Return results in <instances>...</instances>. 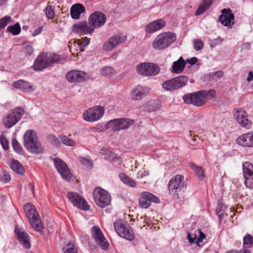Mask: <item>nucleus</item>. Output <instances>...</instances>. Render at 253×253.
I'll return each mask as SVG.
<instances>
[{
    "label": "nucleus",
    "mask_w": 253,
    "mask_h": 253,
    "mask_svg": "<svg viewBox=\"0 0 253 253\" xmlns=\"http://www.w3.org/2000/svg\"><path fill=\"white\" fill-rule=\"evenodd\" d=\"M216 91L214 89L209 90H202L192 93H187L183 95L184 102L187 104H192L197 107L205 105L207 101L208 97L210 98L215 97Z\"/></svg>",
    "instance_id": "1"
},
{
    "label": "nucleus",
    "mask_w": 253,
    "mask_h": 253,
    "mask_svg": "<svg viewBox=\"0 0 253 253\" xmlns=\"http://www.w3.org/2000/svg\"><path fill=\"white\" fill-rule=\"evenodd\" d=\"M24 210L31 226L41 235H43L44 227L35 207L28 203L24 206Z\"/></svg>",
    "instance_id": "2"
},
{
    "label": "nucleus",
    "mask_w": 253,
    "mask_h": 253,
    "mask_svg": "<svg viewBox=\"0 0 253 253\" xmlns=\"http://www.w3.org/2000/svg\"><path fill=\"white\" fill-rule=\"evenodd\" d=\"M24 144L27 150L31 153L38 154L43 151V148L38 141L37 133L33 130H28L25 133Z\"/></svg>",
    "instance_id": "3"
},
{
    "label": "nucleus",
    "mask_w": 253,
    "mask_h": 253,
    "mask_svg": "<svg viewBox=\"0 0 253 253\" xmlns=\"http://www.w3.org/2000/svg\"><path fill=\"white\" fill-rule=\"evenodd\" d=\"M60 59V57L58 54L42 53L35 60L33 67L36 71H41L51 64L58 62Z\"/></svg>",
    "instance_id": "4"
},
{
    "label": "nucleus",
    "mask_w": 253,
    "mask_h": 253,
    "mask_svg": "<svg viewBox=\"0 0 253 253\" xmlns=\"http://www.w3.org/2000/svg\"><path fill=\"white\" fill-rule=\"evenodd\" d=\"M175 35L170 32H164L158 35L154 40L152 46L157 50L165 49L176 40Z\"/></svg>",
    "instance_id": "5"
},
{
    "label": "nucleus",
    "mask_w": 253,
    "mask_h": 253,
    "mask_svg": "<svg viewBox=\"0 0 253 253\" xmlns=\"http://www.w3.org/2000/svg\"><path fill=\"white\" fill-rule=\"evenodd\" d=\"M114 226L116 233L120 237L128 240L133 239V231L126 221L120 219L117 220L114 223Z\"/></svg>",
    "instance_id": "6"
},
{
    "label": "nucleus",
    "mask_w": 253,
    "mask_h": 253,
    "mask_svg": "<svg viewBox=\"0 0 253 253\" xmlns=\"http://www.w3.org/2000/svg\"><path fill=\"white\" fill-rule=\"evenodd\" d=\"M93 196L95 204L100 208H105L111 204V199L109 194L100 187L94 189Z\"/></svg>",
    "instance_id": "7"
},
{
    "label": "nucleus",
    "mask_w": 253,
    "mask_h": 253,
    "mask_svg": "<svg viewBox=\"0 0 253 253\" xmlns=\"http://www.w3.org/2000/svg\"><path fill=\"white\" fill-rule=\"evenodd\" d=\"M24 113L21 107H17L12 110L3 119V124L5 127L9 128L15 125L21 119Z\"/></svg>",
    "instance_id": "8"
},
{
    "label": "nucleus",
    "mask_w": 253,
    "mask_h": 253,
    "mask_svg": "<svg viewBox=\"0 0 253 253\" xmlns=\"http://www.w3.org/2000/svg\"><path fill=\"white\" fill-rule=\"evenodd\" d=\"M160 69L156 64L144 62L139 64L136 67L137 72L143 76H155L160 72Z\"/></svg>",
    "instance_id": "9"
},
{
    "label": "nucleus",
    "mask_w": 253,
    "mask_h": 253,
    "mask_svg": "<svg viewBox=\"0 0 253 253\" xmlns=\"http://www.w3.org/2000/svg\"><path fill=\"white\" fill-rule=\"evenodd\" d=\"M188 81L186 76H179L171 80L165 81L162 86L166 90L172 91L178 89L184 86Z\"/></svg>",
    "instance_id": "10"
},
{
    "label": "nucleus",
    "mask_w": 253,
    "mask_h": 253,
    "mask_svg": "<svg viewBox=\"0 0 253 253\" xmlns=\"http://www.w3.org/2000/svg\"><path fill=\"white\" fill-rule=\"evenodd\" d=\"M184 180V177L182 175H176L172 177L169 183V192L176 194L178 196L179 194L183 191L186 188Z\"/></svg>",
    "instance_id": "11"
},
{
    "label": "nucleus",
    "mask_w": 253,
    "mask_h": 253,
    "mask_svg": "<svg viewBox=\"0 0 253 253\" xmlns=\"http://www.w3.org/2000/svg\"><path fill=\"white\" fill-rule=\"evenodd\" d=\"M104 114V109L100 106H94L85 111L83 113L84 119L88 122H94L100 120Z\"/></svg>",
    "instance_id": "12"
},
{
    "label": "nucleus",
    "mask_w": 253,
    "mask_h": 253,
    "mask_svg": "<svg viewBox=\"0 0 253 253\" xmlns=\"http://www.w3.org/2000/svg\"><path fill=\"white\" fill-rule=\"evenodd\" d=\"M132 124V121L127 118H121L109 121L106 124V126L113 131H117L128 128Z\"/></svg>",
    "instance_id": "13"
},
{
    "label": "nucleus",
    "mask_w": 253,
    "mask_h": 253,
    "mask_svg": "<svg viewBox=\"0 0 253 253\" xmlns=\"http://www.w3.org/2000/svg\"><path fill=\"white\" fill-rule=\"evenodd\" d=\"M67 196L74 206L83 211L89 210V206L86 201L79 193L73 191L68 192Z\"/></svg>",
    "instance_id": "14"
},
{
    "label": "nucleus",
    "mask_w": 253,
    "mask_h": 253,
    "mask_svg": "<svg viewBox=\"0 0 253 253\" xmlns=\"http://www.w3.org/2000/svg\"><path fill=\"white\" fill-rule=\"evenodd\" d=\"M91 233L96 244L103 250H107L109 247V244L100 227L97 226H93L91 230Z\"/></svg>",
    "instance_id": "15"
},
{
    "label": "nucleus",
    "mask_w": 253,
    "mask_h": 253,
    "mask_svg": "<svg viewBox=\"0 0 253 253\" xmlns=\"http://www.w3.org/2000/svg\"><path fill=\"white\" fill-rule=\"evenodd\" d=\"M160 203L159 199L154 194L147 191L141 192L139 199V206L141 208L147 209L151 205V203Z\"/></svg>",
    "instance_id": "16"
},
{
    "label": "nucleus",
    "mask_w": 253,
    "mask_h": 253,
    "mask_svg": "<svg viewBox=\"0 0 253 253\" xmlns=\"http://www.w3.org/2000/svg\"><path fill=\"white\" fill-rule=\"evenodd\" d=\"M106 15L99 11L92 13L88 18L89 24L90 27H93V31L95 28L102 26L106 22Z\"/></svg>",
    "instance_id": "17"
},
{
    "label": "nucleus",
    "mask_w": 253,
    "mask_h": 253,
    "mask_svg": "<svg viewBox=\"0 0 253 253\" xmlns=\"http://www.w3.org/2000/svg\"><path fill=\"white\" fill-rule=\"evenodd\" d=\"M234 15L229 8H224L221 10V14L219 16L218 21L224 26L232 28L234 24Z\"/></svg>",
    "instance_id": "18"
},
{
    "label": "nucleus",
    "mask_w": 253,
    "mask_h": 253,
    "mask_svg": "<svg viewBox=\"0 0 253 253\" xmlns=\"http://www.w3.org/2000/svg\"><path fill=\"white\" fill-rule=\"evenodd\" d=\"M53 161L57 170L62 178L66 181L69 180L71 177V174L66 164L62 160L57 158L54 159Z\"/></svg>",
    "instance_id": "19"
},
{
    "label": "nucleus",
    "mask_w": 253,
    "mask_h": 253,
    "mask_svg": "<svg viewBox=\"0 0 253 253\" xmlns=\"http://www.w3.org/2000/svg\"><path fill=\"white\" fill-rule=\"evenodd\" d=\"M66 78L70 83H81L85 81L87 78L86 73L80 70H72L68 72Z\"/></svg>",
    "instance_id": "20"
},
{
    "label": "nucleus",
    "mask_w": 253,
    "mask_h": 253,
    "mask_svg": "<svg viewBox=\"0 0 253 253\" xmlns=\"http://www.w3.org/2000/svg\"><path fill=\"white\" fill-rule=\"evenodd\" d=\"M234 117L238 123L242 126L250 129L252 126V122L248 118L246 111L240 109H236Z\"/></svg>",
    "instance_id": "21"
},
{
    "label": "nucleus",
    "mask_w": 253,
    "mask_h": 253,
    "mask_svg": "<svg viewBox=\"0 0 253 253\" xmlns=\"http://www.w3.org/2000/svg\"><path fill=\"white\" fill-rule=\"evenodd\" d=\"M72 32L79 35L90 34L93 32V27H90L86 21L79 22L74 24L72 28Z\"/></svg>",
    "instance_id": "22"
},
{
    "label": "nucleus",
    "mask_w": 253,
    "mask_h": 253,
    "mask_svg": "<svg viewBox=\"0 0 253 253\" xmlns=\"http://www.w3.org/2000/svg\"><path fill=\"white\" fill-rule=\"evenodd\" d=\"M126 37L124 36L115 35L109 38L103 46L104 50L110 51L115 47L118 44L125 42Z\"/></svg>",
    "instance_id": "23"
},
{
    "label": "nucleus",
    "mask_w": 253,
    "mask_h": 253,
    "mask_svg": "<svg viewBox=\"0 0 253 253\" xmlns=\"http://www.w3.org/2000/svg\"><path fill=\"white\" fill-rule=\"evenodd\" d=\"M18 239L20 243L26 249H29L31 247L30 242V237L27 233L21 229L17 227L15 229Z\"/></svg>",
    "instance_id": "24"
},
{
    "label": "nucleus",
    "mask_w": 253,
    "mask_h": 253,
    "mask_svg": "<svg viewBox=\"0 0 253 253\" xmlns=\"http://www.w3.org/2000/svg\"><path fill=\"white\" fill-rule=\"evenodd\" d=\"M149 91V88L146 86L137 85L134 88L131 94V98L134 100H139L145 96Z\"/></svg>",
    "instance_id": "25"
},
{
    "label": "nucleus",
    "mask_w": 253,
    "mask_h": 253,
    "mask_svg": "<svg viewBox=\"0 0 253 253\" xmlns=\"http://www.w3.org/2000/svg\"><path fill=\"white\" fill-rule=\"evenodd\" d=\"M166 25L165 21L163 19H158L147 24L145 30L147 33H152L163 28Z\"/></svg>",
    "instance_id": "26"
},
{
    "label": "nucleus",
    "mask_w": 253,
    "mask_h": 253,
    "mask_svg": "<svg viewBox=\"0 0 253 253\" xmlns=\"http://www.w3.org/2000/svg\"><path fill=\"white\" fill-rule=\"evenodd\" d=\"M237 143L244 147H253V132L243 134L236 139Z\"/></svg>",
    "instance_id": "27"
},
{
    "label": "nucleus",
    "mask_w": 253,
    "mask_h": 253,
    "mask_svg": "<svg viewBox=\"0 0 253 253\" xmlns=\"http://www.w3.org/2000/svg\"><path fill=\"white\" fill-rule=\"evenodd\" d=\"M85 7L80 3L73 5L70 9V14L73 19H78L82 13L85 12Z\"/></svg>",
    "instance_id": "28"
},
{
    "label": "nucleus",
    "mask_w": 253,
    "mask_h": 253,
    "mask_svg": "<svg viewBox=\"0 0 253 253\" xmlns=\"http://www.w3.org/2000/svg\"><path fill=\"white\" fill-rule=\"evenodd\" d=\"M12 85L15 88L20 89L23 92H29L33 90L32 85L29 82L23 80H19L13 82Z\"/></svg>",
    "instance_id": "29"
},
{
    "label": "nucleus",
    "mask_w": 253,
    "mask_h": 253,
    "mask_svg": "<svg viewBox=\"0 0 253 253\" xmlns=\"http://www.w3.org/2000/svg\"><path fill=\"white\" fill-rule=\"evenodd\" d=\"M186 66V62L182 57H179L178 60L173 63L172 72L174 73L179 74L181 73Z\"/></svg>",
    "instance_id": "30"
},
{
    "label": "nucleus",
    "mask_w": 253,
    "mask_h": 253,
    "mask_svg": "<svg viewBox=\"0 0 253 253\" xmlns=\"http://www.w3.org/2000/svg\"><path fill=\"white\" fill-rule=\"evenodd\" d=\"M213 0H203L195 13V16L200 15L207 11L212 4Z\"/></svg>",
    "instance_id": "31"
},
{
    "label": "nucleus",
    "mask_w": 253,
    "mask_h": 253,
    "mask_svg": "<svg viewBox=\"0 0 253 253\" xmlns=\"http://www.w3.org/2000/svg\"><path fill=\"white\" fill-rule=\"evenodd\" d=\"M243 170L244 178L253 175V165L250 162H246L243 165Z\"/></svg>",
    "instance_id": "32"
},
{
    "label": "nucleus",
    "mask_w": 253,
    "mask_h": 253,
    "mask_svg": "<svg viewBox=\"0 0 253 253\" xmlns=\"http://www.w3.org/2000/svg\"><path fill=\"white\" fill-rule=\"evenodd\" d=\"M121 180L126 184L131 187H135L137 186L136 183L130 177L125 173H122L119 174Z\"/></svg>",
    "instance_id": "33"
},
{
    "label": "nucleus",
    "mask_w": 253,
    "mask_h": 253,
    "mask_svg": "<svg viewBox=\"0 0 253 253\" xmlns=\"http://www.w3.org/2000/svg\"><path fill=\"white\" fill-rule=\"evenodd\" d=\"M190 167L191 169L194 171L197 176L201 180L203 179L205 177L204 170L202 167H198L193 163H190Z\"/></svg>",
    "instance_id": "34"
},
{
    "label": "nucleus",
    "mask_w": 253,
    "mask_h": 253,
    "mask_svg": "<svg viewBox=\"0 0 253 253\" xmlns=\"http://www.w3.org/2000/svg\"><path fill=\"white\" fill-rule=\"evenodd\" d=\"M63 250L64 253H78L75 245L71 241L63 247Z\"/></svg>",
    "instance_id": "35"
},
{
    "label": "nucleus",
    "mask_w": 253,
    "mask_h": 253,
    "mask_svg": "<svg viewBox=\"0 0 253 253\" xmlns=\"http://www.w3.org/2000/svg\"><path fill=\"white\" fill-rule=\"evenodd\" d=\"M243 247L244 249L251 248L253 247V237L247 234L243 238Z\"/></svg>",
    "instance_id": "36"
},
{
    "label": "nucleus",
    "mask_w": 253,
    "mask_h": 253,
    "mask_svg": "<svg viewBox=\"0 0 253 253\" xmlns=\"http://www.w3.org/2000/svg\"><path fill=\"white\" fill-rule=\"evenodd\" d=\"M11 168L17 173L23 174V168L20 163L17 160H14L12 161Z\"/></svg>",
    "instance_id": "37"
},
{
    "label": "nucleus",
    "mask_w": 253,
    "mask_h": 253,
    "mask_svg": "<svg viewBox=\"0 0 253 253\" xmlns=\"http://www.w3.org/2000/svg\"><path fill=\"white\" fill-rule=\"evenodd\" d=\"M101 75L103 76H112L115 74V70L110 66H105L100 70Z\"/></svg>",
    "instance_id": "38"
},
{
    "label": "nucleus",
    "mask_w": 253,
    "mask_h": 253,
    "mask_svg": "<svg viewBox=\"0 0 253 253\" xmlns=\"http://www.w3.org/2000/svg\"><path fill=\"white\" fill-rule=\"evenodd\" d=\"M6 31L11 33L13 35H17L21 31V27L19 24L17 23L14 25L8 26L6 29Z\"/></svg>",
    "instance_id": "39"
},
{
    "label": "nucleus",
    "mask_w": 253,
    "mask_h": 253,
    "mask_svg": "<svg viewBox=\"0 0 253 253\" xmlns=\"http://www.w3.org/2000/svg\"><path fill=\"white\" fill-rule=\"evenodd\" d=\"M90 39L84 37L82 39V41L80 40H78L77 42L80 48V51L83 52L84 51V48L90 42Z\"/></svg>",
    "instance_id": "40"
},
{
    "label": "nucleus",
    "mask_w": 253,
    "mask_h": 253,
    "mask_svg": "<svg viewBox=\"0 0 253 253\" xmlns=\"http://www.w3.org/2000/svg\"><path fill=\"white\" fill-rule=\"evenodd\" d=\"M147 109L149 111H155L160 107V103L158 101H153L148 102Z\"/></svg>",
    "instance_id": "41"
},
{
    "label": "nucleus",
    "mask_w": 253,
    "mask_h": 253,
    "mask_svg": "<svg viewBox=\"0 0 253 253\" xmlns=\"http://www.w3.org/2000/svg\"><path fill=\"white\" fill-rule=\"evenodd\" d=\"M59 138L63 144L69 146H74L76 143L73 140L68 138L66 136H61Z\"/></svg>",
    "instance_id": "42"
},
{
    "label": "nucleus",
    "mask_w": 253,
    "mask_h": 253,
    "mask_svg": "<svg viewBox=\"0 0 253 253\" xmlns=\"http://www.w3.org/2000/svg\"><path fill=\"white\" fill-rule=\"evenodd\" d=\"M48 141L54 146L60 147L61 143L60 140L54 135H49L47 137Z\"/></svg>",
    "instance_id": "43"
},
{
    "label": "nucleus",
    "mask_w": 253,
    "mask_h": 253,
    "mask_svg": "<svg viewBox=\"0 0 253 253\" xmlns=\"http://www.w3.org/2000/svg\"><path fill=\"white\" fill-rule=\"evenodd\" d=\"M12 145L13 148L16 152L19 154H22V149L16 138L12 139Z\"/></svg>",
    "instance_id": "44"
},
{
    "label": "nucleus",
    "mask_w": 253,
    "mask_h": 253,
    "mask_svg": "<svg viewBox=\"0 0 253 253\" xmlns=\"http://www.w3.org/2000/svg\"><path fill=\"white\" fill-rule=\"evenodd\" d=\"M226 209L225 206L222 203H218L216 209V212L219 217L221 218Z\"/></svg>",
    "instance_id": "45"
},
{
    "label": "nucleus",
    "mask_w": 253,
    "mask_h": 253,
    "mask_svg": "<svg viewBox=\"0 0 253 253\" xmlns=\"http://www.w3.org/2000/svg\"><path fill=\"white\" fill-rule=\"evenodd\" d=\"M45 14L46 17L49 19H53L55 16L54 9L52 8V6L48 5L45 9Z\"/></svg>",
    "instance_id": "46"
},
{
    "label": "nucleus",
    "mask_w": 253,
    "mask_h": 253,
    "mask_svg": "<svg viewBox=\"0 0 253 253\" xmlns=\"http://www.w3.org/2000/svg\"><path fill=\"white\" fill-rule=\"evenodd\" d=\"M11 20L10 16H5L0 19V31L4 28Z\"/></svg>",
    "instance_id": "47"
},
{
    "label": "nucleus",
    "mask_w": 253,
    "mask_h": 253,
    "mask_svg": "<svg viewBox=\"0 0 253 253\" xmlns=\"http://www.w3.org/2000/svg\"><path fill=\"white\" fill-rule=\"evenodd\" d=\"M244 183L247 188H253V175L245 177Z\"/></svg>",
    "instance_id": "48"
},
{
    "label": "nucleus",
    "mask_w": 253,
    "mask_h": 253,
    "mask_svg": "<svg viewBox=\"0 0 253 253\" xmlns=\"http://www.w3.org/2000/svg\"><path fill=\"white\" fill-rule=\"evenodd\" d=\"M0 142L1 144L2 148L5 150H7L9 149L8 140L6 137L3 135L0 136Z\"/></svg>",
    "instance_id": "49"
},
{
    "label": "nucleus",
    "mask_w": 253,
    "mask_h": 253,
    "mask_svg": "<svg viewBox=\"0 0 253 253\" xmlns=\"http://www.w3.org/2000/svg\"><path fill=\"white\" fill-rule=\"evenodd\" d=\"M204 43L201 40H196L194 41V46L196 50H200L202 49Z\"/></svg>",
    "instance_id": "50"
},
{
    "label": "nucleus",
    "mask_w": 253,
    "mask_h": 253,
    "mask_svg": "<svg viewBox=\"0 0 253 253\" xmlns=\"http://www.w3.org/2000/svg\"><path fill=\"white\" fill-rule=\"evenodd\" d=\"M211 76L212 78H213L214 76H216L218 78H221L223 76V72L219 70L211 73Z\"/></svg>",
    "instance_id": "51"
},
{
    "label": "nucleus",
    "mask_w": 253,
    "mask_h": 253,
    "mask_svg": "<svg viewBox=\"0 0 253 253\" xmlns=\"http://www.w3.org/2000/svg\"><path fill=\"white\" fill-rule=\"evenodd\" d=\"M25 50L26 52V53L29 55H31L33 54L34 52L33 48L31 45H27L25 46Z\"/></svg>",
    "instance_id": "52"
},
{
    "label": "nucleus",
    "mask_w": 253,
    "mask_h": 253,
    "mask_svg": "<svg viewBox=\"0 0 253 253\" xmlns=\"http://www.w3.org/2000/svg\"><path fill=\"white\" fill-rule=\"evenodd\" d=\"M251 251L249 250L245 249L243 252L237 250H230L226 252V253H251Z\"/></svg>",
    "instance_id": "53"
},
{
    "label": "nucleus",
    "mask_w": 253,
    "mask_h": 253,
    "mask_svg": "<svg viewBox=\"0 0 253 253\" xmlns=\"http://www.w3.org/2000/svg\"><path fill=\"white\" fill-rule=\"evenodd\" d=\"M10 176L9 174L6 173H4L3 174L2 176L1 177V179L2 181H4L5 182H7L10 181Z\"/></svg>",
    "instance_id": "54"
},
{
    "label": "nucleus",
    "mask_w": 253,
    "mask_h": 253,
    "mask_svg": "<svg viewBox=\"0 0 253 253\" xmlns=\"http://www.w3.org/2000/svg\"><path fill=\"white\" fill-rule=\"evenodd\" d=\"M149 174L148 171H139L137 175V178L143 177L144 176H148Z\"/></svg>",
    "instance_id": "55"
},
{
    "label": "nucleus",
    "mask_w": 253,
    "mask_h": 253,
    "mask_svg": "<svg viewBox=\"0 0 253 253\" xmlns=\"http://www.w3.org/2000/svg\"><path fill=\"white\" fill-rule=\"evenodd\" d=\"M198 230L200 234V237L198 239V241L199 242H202L203 239H204L206 238V235L201 231V229H199Z\"/></svg>",
    "instance_id": "56"
},
{
    "label": "nucleus",
    "mask_w": 253,
    "mask_h": 253,
    "mask_svg": "<svg viewBox=\"0 0 253 253\" xmlns=\"http://www.w3.org/2000/svg\"><path fill=\"white\" fill-rule=\"evenodd\" d=\"M197 61L198 59L196 57H192L189 59L187 60V62L192 65L195 64Z\"/></svg>",
    "instance_id": "57"
},
{
    "label": "nucleus",
    "mask_w": 253,
    "mask_h": 253,
    "mask_svg": "<svg viewBox=\"0 0 253 253\" xmlns=\"http://www.w3.org/2000/svg\"><path fill=\"white\" fill-rule=\"evenodd\" d=\"M42 27H40L37 29H35L33 33V36H35L40 34L42 31Z\"/></svg>",
    "instance_id": "58"
},
{
    "label": "nucleus",
    "mask_w": 253,
    "mask_h": 253,
    "mask_svg": "<svg viewBox=\"0 0 253 253\" xmlns=\"http://www.w3.org/2000/svg\"><path fill=\"white\" fill-rule=\"evenodd\" d=\"M187 238L190 243H193L194 242V238H192L190 233H188Z\"/></svg>",
    "instance_id": "59"
},
{
    "label": "nucleus",
    "mask_w": 253,
    "mask_h": 253,
    "mask_svg": "<svg viewBox=\"0 0 253 253\" xmlns=\"http://www.w3.org/2000/svg\"><path fill=\"white\" fill-rule=\"evenodd\" d=\"M253 80V72L252 71H250L249 73L248 77L247 80L248 82H250Z\"/></svg>",
    "instance_id": "60"
},
{
    "label": "nucleus",
    "mask_w": 253,
    "mask_h": 253,
    "mask_svg": "<svg viewBox=\"0 0 253 253\" xmlns=\"http://www.w3.org/2000/svg\"><path fill=\"white\" fill-rule=\"evenodd\" d=\"M102 151H105L107 154L109 155L110 156H113L114 155V154L112 152L108 151L107 149H102Z\"/></svg>",
    "instance_id": "61"
},
{
    "label": "nucleus",
    "mask_w": 253,
    "mask_h": 253,
    "mask_svg": "<svg viewBox=\"0 0 253 253\" xmlns=\"http://www.w3.org/2000/svg\"><path fill=\"white\" fill-rule=\"evenodd\" d=\"M7 0H0V6L4 4Z\"/></svg>",
    "instance_id": "62"
},
{
    "label": "nucleus",
    "mask_w": 253,
    "mask_h": 253,
    "mask_svg": "<svg viewBox=\"0 0 253 253\" xmlns=\"http://www.w3.org/2000/svg\"><path fill=\"white\" fill-rule=\"evenodd\" d=\"M84 160H85V161H86V162H88V163L89 162V161H88V160H87L86 159H84Z\"/></svg>",
    "instance_id": "63"
}]
</instances>
